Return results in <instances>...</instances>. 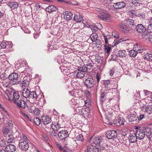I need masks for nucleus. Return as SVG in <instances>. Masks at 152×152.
I'll use <instances>...</instances> for the list:
<instances>
[{
	"instance_id": "obj_59",
	"label": "nucleus",
	"mask_w": 152,
	"mask_h": 152,
	"mask_svg": "<svg viewBox=\"0 0 152 152\" xmlns=\"http://www.w3.org/2000/svg\"><path fill=\"white\" fill-rule=\"evenodd\" d=\"M143 48H140L139 47V48L137 49V50H136V51L138 53H141L143 52Z\"/></svg>"
},
{
	"instance_id": "obj_17",
	"label": "nucleus",
	"mask_w": 152,
	"mask_h": 152,
	"mask_svg": "<svg viewBox=\"0 0 152 152\" xmlns=\"http://www.w3.org/2000/svg\"><path fill=\"white\" fill-rule=\"evenodd\" d=\"M42 121L44 124H47L50 123L51 122V118L49 116H43L42 117Z\"/></svg>"
},
{
	"instance_id": "obj_4",
	"label": "nucleus",
	"mask_w": 152,
	"mask_h": 152,
	"mask_svg": "<svg viewBox=\"0 0 152 152\" xmlns=\"http://www.w3.org/2000/svg\"><path fill=\"white\" fill-rule=\"evenodd\" d=\"M82 67H80L78 69L76 70L74 73V76L78 78H82L84 77L85 75V72L84 70L82 69Z\"/></svg>"
},
{
	"instance_id": "obj_43",
	"label": "nucleus",
	"mask_w": 152,
	"mask_h": 152,
	"mask_svg": "<svg viewBox=\"0 0 152 152\" xmlns=\"http://www.w3.org/2000/svg\"><path fill=\"white\" fill-rule=\"evenodd\" d=\"M34 123L37 125H39L41 123L40 119L38 118H34Z\"/></svg>"
},
{
	"instance_id": "obj_37",
	"label": "nucleus",
	"mask_w": 152,
	"mask_h": 152,
	"mask_svg": "<svg viewBox=\"0 0 152 152\" xmlns=\"http://www.w3.org/2000/svg\"><path fill=\"white\" fill-rule=\"evenodd\" d=\"M148 32L149 35L151 34V33L152 32V26L151 25H152V23L151 22H149V24L148 23Z\"/></svg>"
},
{
	"instance_id": "obj_40",
	"label": "nucleus",
	"mask_w": 152,
	"mask_h": 152,
	"mask_svg": "<svg viewBox=\"0 0 152 152\" xmlns=\"http://www.w3.org/2000/svg\"><path fill=\"white\" fill-rule=\"evenodd\" d=\"M95 146L92 145H90L88 146L87 147L88 152H94L93 150Z\"/></svg>"
},
{
	"instance_id": "obj_58",
	"label": "nucleus",
	"mask_w": 152,
	"mask_h": 152,
	"mask_svg": "<svg viewBox=\"0 0 152 152\" xmlns=\"http://www.w3.org/2000/svg\"><path fill=\"white\" fill-rule=\"evenodd\" d=\"M2 85L4 87L6 88L8 87L9 86V84L7 83H6L5 82H3Z\"/></svg>"
},
{
	"instance_id": "obj_19",
	"label": "nucleus",
	"mask_w": 152,
	"mask_h": 152,
	"mask_svg": "<svg viewBox=\"0 0 152 152\" xmlns=\"http://www.w3.org/2000/svg\"><path fill=\"white\" fill-rule=\"evenodd\" d=\"M16 149L15 146L12 144H9L7 146L6 150L9 152H14Z\"/></svg>"
},
{
	"instance_id": "obj_13",
	"label": "nucleus",
	"mask_w": 152,
	"mask_h": 152,
	"mask_svg": "<svg viewBox=\"0 0 152 152\" xmlns=\"http://www.w3.org/2000/svg\"><path fill=\"white\" fill-rule=\"evenodd\" d=\"M51 125V128L53 130H58L61 128L57 120L56 122H53Z\"/></svg>"
},
{
	"instance_id": "obj_3",
	"label": "nucleus",
	"mask_w": 152,
	"mask_h": 152,
	"mask_svg": "<svg viewBox=\"0 0 152 152\" xmlns=\"http://www.w3.org/2000/svg\"><path fill=\"white\" fill-rule=\"evenodd\" d=\"M117 132L114 130L107 131L106 133V136L107 138L110 139H114L117 137Z\"/></svg>"
},
{
	"instance_id": "obj_21",
	"label": "nucleus",
	"mask_w": 152,
	"mask_h": 152,
	"mask_svg": "<svg viewBox=\"0 0 152 152\" xmlns=\"http://www.w3.org/2000/svg\"><path fill=\"white\" fill-rule=\"evenodd\" d=\"M30 91L28 88H25L23 91L22 94V96L25 98L29 97Z\"/></svg>"
},
{
	"instance_id": "obj_2",
	"label": "nucleus",
	"mask_w": 152,
	"mask_h": 152,
	"mask_svg": "<svg viewBox=\"0 0 152 152\" xmlns=\"http://www.w3.org/2000/svg\"><path fill=\"white\" fill-rule=\"evenodd\" d=\"M8 78L10 80V84L11 85H17L20 83L18 75L16 73H12L8 76Z\"/></svg>"
},
{
	"instance_id": "obj_42",
	"label": "nucleus",
	"mask_w": 152,
	"mask_h": 152,
	"mask_svg": "<svg viewBox=\"0 0 152 152\" xmlns=\"http://www.w3.org/2000/svg\"><path fill=\"white\" fill-rule=\"evenodd\" d=\"M6 142L4 139H1L0 140V146L3 148L6 145Z\"/></svg>"
},
{
	"instance_id": "obj_64",
	"label": "nucleus",
	"mask_w": 152,
	"mask_h": 152,
	"mask_svg": "<svg viewBox=\"0 0 152 152\" xmlns=\"http://www.w3.org/2000/svg\"><path fill=\"white\" fill-rule=\"evenodd\" d=\"M138 45L137 44H135L134 46L133 49L135 50H137V49L139 48V47H138Z\"/></svg>"
},
{
	"instance_id": "obj_14",
	"label": "nucleus",
	"mask_w": 152,
	"mask_h": 152,
	"mask_svg": "<svg viewBox=\"0 0 152 152\" xmlns=\"http://www.w3.org/2000/svg\"><path fill=\"white\" fill-rule=\"evenodd\" d=\"M126 4L123 2H120L115 3L113 5V7L116 9H121L125 7Z\"/></svg>"
},
{
	"instance_id": "obj_25",
	"label": "nucleus",
	"mask_w": 152,
	"mask_h": 152,
	"mask_svg": "<svg viewBox=\"0 0 152 152\" xmlns=\"http://www.w3.org/2000/svg\"><path fill=\"white\" fill-rule=\"evenodd\" d=\"M57 8L53 5H50L47 7L45 9L47 12L52 13L56 11Z\"/></svg>"
},
{
	"instance_id": "obj_15",
	"label": "nucleus",
	"mask_w": 152,
	"mask_h": 152,
	"mask_svg": "<svg viewBox=\"0 0 152 152\" xmlns=\"http://www.w3.org/2000/svg\"><path fill=\"white\" fill-rule=\"evenodd\" d=\"M64 18L66 20H70L72 18V14L69 11H66L63 13Z\"/></svg>"
},
{
	"instance_id": "obj_20",
	"label": "nucleus",
	"mask_w": 152,
	"mask_h": 152,
	"mask_svg": "<svg viewBox=\"0 0 152 152\" xmlns=\"http://www.w3.org/2000/svg\"><path fill=\"white\" fill-rule=\"evenodd\" d=\"M128 138L130 142L134 143L137 141V137L136 134H131L129 135Z\"/></svg>"
},
{
	"instance_id": "obj_29",
	"label": "nucleus",
	"mask_w": 152,
	"mask_h": 152,
	"mask_svg": "<svg viewBox=\"0 0 152 152\" xmlns=\"http://www.w3.org/2000/svg\"><path fill=\"white\" fill-rule=\"evenodd\" d=\"M146 132H147L146 135L147 137L149 140V141H151V137L152 136H151L152 134L151 129L150 128H147L146 129Z\"/></svg>"
},
{
	"instance_id": "obj_38",
	"label": "nucleus",
	"mask_w": 152,
	"mask_h": 152,
	"mask_svg": "<svg viewBox=\"0 0 152 152\" xmlns=\"http://www.w3.org/2000/svg\"><path fill=\"white\" fill-rule=\"evenodd\" d=\"M152 57V55L151 54L147 53L145 55L144 58L147 60L150 61L152 60V59L151 58Z\"/></svg>"
},
{
	"instance_id": "obj_46",
	"label": "nucleus",
	"mask_w": 152,
	"mask_h": 152,
	"mask_svg": "<svg viewBox=\"0 0 152 152\" xmlns=\"http://www.w3.org/2000/svg\"><path fill=\"white\" fill-rule=\"evenodd\" d=\"M106 98L105 94L104 93H102L101 94L100 100L102 102L104 101L106 99Z\"/></svg>"
},
{
	"instance_id": "obj_39",
	"label": "nucleus",
	"mask_w": 152,
	"mask_h": 152,
	"mask_svg": "<svg viewBox=\"0 0 152 152\" xmlns=\"http://www.w3.org/2000/svg\"><path fill=\"white\" fill-rule=\"evenodd\" d=\"M32 113H33L37 116L38 115L40 114V111L38 108H36L34 109Z\"/></svg>"
},
{
	"instance_id": "obj_49",
	"label": "nucleus",
	"mask_w": 152,
	"mask_h": 152,
	"mask_svg": "<svg viewBox=\"0 0 152 152\" xmlns=\"http://www.w3.org/2000/svg\"><path fill=\"white\" fill-rule=\"evenodd\" d=\"M104 48L105 51L107 52V53H108L110 51V47L109 45H104Z\"/></svg>"
},
{
	"instance_id": "obj_51",
	"label": "nucleus",
	"mask_w": 152,
	"mask_h": 152,
	"mask_svg": "<svg viewBox=\"0 0 152 152\" xmlns=\"http://www.w3.org/2000/svg\"><path fill=\"white\" fill-rule=\"evenodd\" d=\"M85 106L87 107H89L90 105V102L89 99L85 101Z\"/></svg>"
},
{
	"instance_id": "obj_30",
	"label": "nucleus",
	"mask_w": 152,
	"mask_h": 152,
	"mask_svg": "<svg viewBox=\"0 0 152 152\" xmlns=\"http://www.w3.org/2000/svg\"><path fill=\"white\" fill-rule=\"evenodd\" d=\"M98 37V35L96 33L92 34L90 37V38L93 42H96V40H97Z\"/></svg>"
},
{
	"instance_id": "obj_24",
	"label": "nucleus",
	"mask_w": 152,
	"mask_h": 152,
	"mask_svg": "<svg viewBox=\"0 0 152 152\" xmlns=\"http://www.w3.org/2000/svg\"><path fill=\"white\" fill-rule=\"evenodd\" d=\"M125 122V120L123 118H118L116 119L114 121V124L118 126H120L121 125H123Z\"/></svg>"
},
{
	"instance_id": "obj_33",
	"label": "nucleus",
	"mask_w": 152,
	"mask_h": 152,
	"mask_svg": "<svg viewBox=\"0 0 152 152\" xmlns=\"http://www.w3.org/2000/svg\"><path fill=\"white\" fill-rule=\"evenodd\" d=\"M118 56H119L122 58L125 57V50H120L118 51Z\"/></svg>"
},
{
	"instance_id": "obj_57",
	"label": "nucleus",
	"mask_w": 152,
	"mask_h": 152,
	"mask_svg": "<svg viewBox=\"0 0 152 152\" xmlns=\"http://www.w3.org/2000/svg\"><path fill=\"white\" fill-rule=\"evenodd\" d=\"M114 69H113L112 70H110L109 72V75L110 76H112L115 72Z\"/></svg>"
},
{
	"instance_id": "obj_48",
	"label": "nucleus",
	"mask_w": 152,
	"mask_h": 152,
	"mask_svg": "<svg viewBox=\"0 0 152 152\" xmlns=\"http://www.w3.org/2000/svg\"><path fill=\"white\" fill-rule=\"evenodd\" d=\"M130 15L132 16V17H134L135 16H137V13L135 11H131L130 12Z\"/></svg>"
},
{
	"instance_id": "obj_36",
	"label": "nucleus",
	"mask_w": 152,
	"mask_h": 152,
	"mask_svg": "<svg viewBox=\"0 0 152 152\" xmlns=\"http://www.w3.org/2000/svg\"><path fill=\"white\" fill-rule=\"evenodd\" d=\"M126 40V39L124 38H121L118 40H115L114 42V45H115L119 43L125 41Z\"/></svg>"
},
{
	"instance_id": "obj_7",
	"label": "nucleus",
	"mask_w": 152,
	"mask_h": 152,
	"mask_svg": "<svg viewBox=\"0 0 152 152\" xmlns=\"http://www.w3.org/2000/svg\"><path fill=\"white\" fill-rule=\"evenodd\" d=\"M94 79L92 77L88 78L85 81V84L89 88L92 87L94 84Z\"/></svg>"
},
{
	"instance_id": "obj_9",
	"label": "nucleus",
	"mask_w": 152,
	"mask_h": 152,
	"mask_svg": "<svg viewBox=\"0 0 152 152\" xmlns=\"http://www.w3.org/2000/svg\"><path fill=\"white\" fill-rule=\"evenodd\" d=\"M135 134L137 139L142 140L145 137V132L143 129H139L137 130Z\"/></svg>"
},
{
	"instance_id": "obj_11",
	"label": "nucleus",
	"mask_w": 152,
	"mask_h": 152,
	"mask_svg": "<svg viewBox=\"0 0 152 152\" xmlns=\"http://www.w3.org/2000/svg\"><path fill=\"white\" fill-rule=\"evenodd\" d=\"M76 111L78 114L81 115L83 116H84L86 115H87L86 110L81 107H77L76 109Z\"/></svg>"
},
{
	"instance_id": "obj_60",
	"label": "nucleus",
	"mask_w": 152,
	"mask_h": 152,
	"mask_svg": "<svg viewBox=\"0 0 152 152\" xmlns=\"http://www.w3.org/2000/svg\"><path fill=\"white\" fill-rule=\"evenodd\" d=\"M51 135L52 136H56L57 134V133H56L55 131V130H53L51 132V133H50Z\"/></svg>"
},
{
	"instance_id": "obj_35",
	"label": "nucleus",
	"mask_w": 152,
	"mask_h": 152,
	"mask_svg": "<svg viewBox=\"0 0 152 152\" xmlns=\"http://www.w3.org/2000/svg\"><path fill=\"white\" fill-rule=\"evenodd\" d=\"M7 137H9V139L7 140V143H12L15 141V138L13 136V134L10 135Z\"/></svg>"
},
{
	"instance_id": "obj_61",
	"label": "nucleus",
	"mask_w": 152,
	"mask_h": 152,
	"mask_svg": "<svg viewBox=\"0 0 152 152\" xmlns=\"http://www.w3.org/2000/svg\"><path fill=\"white\" fill-rule=\"evenodd\" d=\"M149 35L148 33V34H145V33L143 34L142 35V38H147L148 37V35Z\"/></svg>"
},
{
	"instance_id": "obj_50",
	"label": "nucleus",
	"mask_w": 152,
	"mask_h": 152,
	"mask_svg": "<svg viewBox=\"0 0 152 152\" xmlns=\"http://www.w3.org/2000/svg\"><path fill=\"white\" fill-rule=\"evenodd\" d=\"M28 109L29 112L32 113L33 112L34 107L33 106H29L27 107Z\"/></svg>"
},
{
	"instance_id": "obj_27",
	"label": "nucleus",
	"mask_w": 152,
	"mask_h": 152,
	"mask_svg": "<svg viewBox=\"0 0 152 152\" xmlns=\"http://www.w3.org/2000/svg\"><path fill=\"white\" fill-rule=\"evenodd\" d=\"M8 5L12 9H14L17 8L18 7V3L16 2L11 1L9 3Z\"/></svg>"
},
{
	"instance_id": "obj_6",
	"label": "nucleus",
	"mask_w": 152,
	"mask_h": 152,
	"mask_svg": "<svg viewBox=\"0 0 152 152\" xmlns=\"http://www.w3.org/2000/svg\"><path fill=\"white\" fill-rule=\"evenodd\" d=\"M19 145L20 148L25 151L28 150L29 148L28 142L22 141V140H20Z\"/></svg>"
},
{
	"instance_id": "obj_34",
	"label": "nucleus",
	"mask_w": 152,
	"mask_h": 152,
	"mask_svg": "<svg viewBox=\"0 0 152 152\" xmlns=\"http://www.w3.org/2000/svg\"><path fill=\"white\" fill-rule=\"evenodd\" d=\"M126 24L128 25L129 27H132L134 25V21L130 19H128L126 21Z\"/></svg>"
},
{
	"instance_id": "obj_22",
	"label": "nucleus",
	"mask_w": 152,
	"mask_h": 152,
	"mask_svg": "<svg viewBox=\"0 0 152 152\" xmlns=\"http://www.w3.org/2000/svg\"><path fill=\"white\" fill-rule=\"evenodd\" d=\"M11 93L13 94L12 99L14 102V101L19 99L20 96L18 94L15 90H14L13 88L12 89Z\"/></svg>"
},
{
	"instance_id": "obj_23",
	"label": "nucleus",
	"mask_w": 152,
	"mask_h": 152,
	"mask_svg": "<svg viewBox=\"0 0 152 152\" xmlns=\"http://www.w3.org/2000/svg\"><path fill=\"white\" fill-rule=\"evenodd\" d=\"M136 30L139 33H143L145 31V28L141 24H138L136 27Z\"/></svg>"
},
{
	"instance_id": "obj_10",
	"label": "nucleus",
	"mask_w": 152,
	"mask_h": 152,
	"mask_svg": "<svg viewBox=\"0 0 152 152\" xmlns=\"http://www.w3.org/2000/svg\"><path fill=\"white\" fill-rule=\"evenodd\" d=\"M94 63H92L91 61L86 62L85 66L82 67L83 69H83V70H84V71L86 72L88 71V69H93L94 68Z\"/></svg>"
},
{
	"instance_id": "obj_1",
	"label": "nucleus",
	"mask_w": 152,
	"mask_h": 152,
	"mask_svg": "<svg viewBox=\"0 0 152 152\" xmlns=\"http://www.w3.org/2000/svg\"><path fill=\"white\" fill-rule=\"evenodd\" d=\"M96 10L100 12V14L98 15L99 19L106 22H109L110 21V16L109 14L107 13L105 11H104L103 10L99 8H96Z\"/></svg>"
},
{
	"instance_id": "obj_5",
	"label": "nucleus",
	"mask_w": 152,
	"mask_h": 152,
	"mask_svg": "<svg viewBox=\"0 0 152 152\" xmlns=\"http://www.w3.org/2000/svg\"><path fill=\"white\" fill-rule=\"evenodd\" d=\"M14 103L19 108H26L27 107V104L25 101L21 99L18 100L14 101Z\"/></svg>"
},
{
	"instance_id": "obj_16",
	"label": "nucleus",
	"mask_w": 152,
	"mask_h": 152,
	"mask_svg": "<svg viewBox=\"0 0 152 152\" xmlns=\"http://www.w3.org/2000/svg\"><path fill=\"white\" fill-rule=\"evenodd\" d=\"M2 132L4 136L7 138L12 134L10 130L6 127H4L3 128Z\"/></svg>"
},
{
	"instance_id": "obj_44",
	"label": "nucleus",
	"mask_w": 152,
	"mask_h": 152,
	"mask_svg": "<svg viewBox=\"0 0 152 152\" xmlns=\"http://www.w3.org/2000/svg\"><path fill=\"white\" fill-rule=\"evenodd\" d=\"M22 86L25 87L28 86L29 84V82L27 80L24 79L22 83Z\"/></svg>"
},
{
	"instance_id": "obj_55",
	"label": "nucleus",
	"mask_w": 152,
	"mask_h": 152,
	"mask_svg": "<svg viewBox=\"0 0 152 152\" xmlns=\"http://www.w3.org/2000/svg\"><path fill=\"white\" fill-rule=\"evenodd\" d=\"M71 103L72 105H75L77 103L74 99H72L71 101Z\"/></svg>"
},
{
	"instance_id": "obj_52",
	"label": "nucleus",
	"mask_w": 152,
	"mask_h": 152,
	"mask_svg": "<svg viewBox=\"0 0 152 152\" xmlns=\"http://www.w3.org/2000/svg\"><path fill=\"white\" fill-rule=\"evenodd\" d=\"M137 16L139 17L140 18L142 19L145 18V15L143 13L140 14H137Z\"/></svg>"
},
{
	"instance_id": "obj_53",
	"label": "nucleus",
	"mask_w": 152,
	"mask_h": 152,
	"mask_svg": "<svg viewBox=\"0 0 152 152\" xmlns=\"http://www.w3.org/2000/svg\"><path fill=\"white\" fill-rule=\"evenodd\" d=\"M0 46L2 48L4 49L5 48L6 46V43L4 42H2L1 43Z\"/></svg>"
},
{
	"instance_id": "obj_8",
	"label": "nucleus",
	"mask_w": 152,
	"mask_h": 152,
	"mask_svg": "<svg viewBox=\"0 0 152 152\" xmlns=\"http://www.w3.org/2000/svg\"><path fill=\"white\" fill-rule=\"evenodd\" d=\"M59 137L61 140H65L68 137L69 134L68 132L66 130H62L58 133Z\"/></svg>"
},
{
	"instance_id": "obj_45",
	"label": "nucleus",
	"mask_w": 152,
	"mask_h": 152,
	"mask_svg": "<svg viewBox=\"0 0 152 152\" xmlns=\"http://www.w3.org/2000/svg\"><path fill=\"white\" fill-rule=\"evenodd\" d=\"M146 112L147 114H151L152 113V107L151 106H146Z\"/></svg>"
},
{
	"instance_id": "obj_54",
	"label": "nucleus",
	"mask_w": 152,
	"mask_h": 152,
	"mask_svg": "<svg viewBox=\"0 0 152 152\" xmlns=\"http://www.w3.org/2000/svg\"><path fill=\"white\" fill-rule=\"evenodd\" d=\"M147 7L150 10L151 12L152 13V4L151 2L148 3L147 4Z\"/></svg>"
},
{
	"instance_id": "obj_56",
	"label": "nucleus",
	"mask_w": 152,
	"mask_h": 152,
	"mask_svg": "<svg viewBox=\"0 0 152 152\" xmlns=\"http://www.w3.org/2000/svg\"><path fill=\"white\" fill-rule=\"evenodd\" d=\"M77 139L79 140L82 141L83 139V137L82 135H79L77 137Z\"/></svg>"
},
{
	"instance_id": "obj_28",
	"label": "nucleus",
	"mask_w": 152,
	"mask_h": 152,
	"mask_svg": "<svg viewBox=\"0 0 152 152\" xmlns=\"http://www.w3.org/2000/svg\"><path fill=\"white\" fill-rule=\"evenodd\" d=\"M109 111H107L105 113V115L106 116V119L107 121V122L110 124L112 125V123L110 122L111 118V113L110 112L109 113Z\"/></svg>"
},
{
	"instance_id": "obj_12",
	"label": "nucleus",
	"mask_w": 152,
	"mask_h": 152,
	"mask_svg": "<svg viewBox=\"0 0 152 152\" xmlns=\"http://www.w3.org/2000/svg\"><path fill=\"white\" fill-rule=\"evenodd\" d=\"M102 138L100 136H98L93 138V142L96 145H99L102 142Z\"/></svg>"
},
{
	"instance_id": "obj_47",
	"label": "nucleus",
	"mask_w": 152,
	"mask_h": 152,
	"mask_svg": "<svg viewBox=\"0 0 152 152\" xmlns=\"http://www.w3.org/2000/svg\"><path fill=\"white\" fill-rule=\"evenodd\" d=\"M0 78H1V79L2 80H4L7 78H8V77L6 75V74L4 73L2 74L0 76Z\"/></svg>"
},
{
	"instance_id": "obj_31",
	"label": "nucleus",
	"mask_w": 152,
	"mask_h": 152,
	"mask_svg": "<svg viewBox=\"0 0 152 152\" xmlns=\"http://www.w3.org/2000/svg\"><path fill=\"white\" fill-rule=\"evenodd\" d=\"M38 95H37L36 93L35 92H31L29 97L33 99L34 100L37 99Z\"/></svg>"
},
{
	"instance_id": "obj_62",
	"label": "nucleus",
	"mask_w": 152,
	"mask_h": 152,
	"mask_svg": "<svg viewBox=\"0 0 152 152\" xmlns=\"http://www.w3.org/2000/svg\"><path fill=\"white\" fill-rule=\"evenodd\" d=\"M97 28L99 29H101L102 27L101 25L99 23H97Z\"/></svg>"
},
{
	"instance_id": "obj_26",
	"label": "nucleus",
	"mask_w": 152,
	"mask_h": 152,
	"mask_svg": "<svg viewBox=\"0 0 152 152\" xmlns=\"http://www.w3.org/2000/svg\"><path fill=\"white\" fill-rule=\"evenodd\" d=\"M73 19L74 21L77 23L83 21L82 16L80 15H75Z\"/></svg>"
},
{
	"instance_id": "obj_18",
	"label": "nucleus",
	"mask_w": 152,
	"mask_h": 152,
	"mask_svg": "<svg viewBox=\"0 0 152 152\" xmlns=\"http://www.w3.org/2000/svg\"><path fill=\"white\" fill-rule=\"evenodd\" d=\"M120 28V29L123 32L127 33L129 31V30L128 29L127 26L125 25L122 23L119 24L118 25Z\"/></svg>"
},
{
	"instance_id": "obj_41",
	"label": "nucleus",
	"mask_w": 152,
	"mask_h": 152,
	"mask_svg": "<svg viewBox=\"0 0 152 152\" xmlns=\"http://www.w3.org/2000/svg\"><path fill=\"white\" fill-rule=\"evenodd\" d=\"M21 136L20 137L22 141H24L29 142V140L27 137L24 134H22V135H20Z\"/></svg>"
},
{
	"instance_id": "obj_63",
	"label": "nucleus",
	"mask_w": 152,
	"mask_h": 152,
	"mask_svg": "<svg viewBox=\"0 0 152 152\" xmlns=\"http://www.w3.org/2000/svg\"><path fill=\"white\" fill-rule=\"evenodd\" d=\"M96 78L97 80V81L98 82H99L100 79V77L98 73L96 75Z\"/></svg>"
},
{
	"instance_id": "obj_32",
	"label": "nucleus",
	"mask_w": 152,
	"mask_h": 152,
	"mask_svg": "<svg viewBox=\"0 0 152 152\" xmlns=\"http://www.w3.org/2000/svg\"><path fill=\"white\" fill-rule=\"evenodd\" d=\"M137 53V52L136 51V50L133 49L129 51V54L130 57H134L136 56Z\"/></svg>"
}]
</instances>
